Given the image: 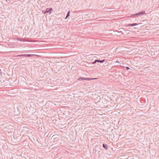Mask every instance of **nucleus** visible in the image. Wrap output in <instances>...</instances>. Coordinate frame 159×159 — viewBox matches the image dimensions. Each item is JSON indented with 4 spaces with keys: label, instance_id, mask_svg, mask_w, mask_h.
Returning <instances> with one entry per match:
<instances>
[{
    "label": "nucleus",
    "instance_id": "nucleus-1",
    "mask_svg": "<svg viewBox=\"0 0 159 159\" xmlns=\"http://www.w3.org/2000/svg\"><path fill=\"white\" fill-rule=\"evenodd\" d=\"M53 9L52 8H47L46 10H43L42 12L43 14H46V13H48L49 14H50L52 11Z\"/></svg>",
    "mask_w": 159,
    "mask_h": 159
},
{
    "label": "nucleus",
    "instance_id": "nucleus-2",
    "mask_svg": "<svg viewBox=\"0 0 159 159\" xmlns=\"http://www.w3.org/2000/svg\"><path fill=\"white\" fill-rule=\"evenodd\" d=\"M97 78H85L84 77H80L78 80H92L96 79Z\"/></svg>",
    "mask_w": 159,
    "mask_h": 159
},
{
    "label": "nucleus",
    "instance_id": "nucleus-3",
    "mask_svg": "<svg viewBox=\"0 0 159 159\" xmlns=\"http://www.w3.org/2000/svg\"><path fill=\"white\" fill-rule=\"evenodd\" d=\"M145 14V11H142L139 12L138 13H136L135 14H132L131 15V16H140Z\"/></svg>",
    "mask_w": 159,
    "mask_h": 159
},
{
    "label": "nucleus",
    "instance_id": "nucleus-4",
    "mask_svg": "<svg viewBox=\"0 0 159 159\" xmlns=\"http://www.w3.org/2000/svg\"><path fill=\"white\" fill-rule=\"evenodd\" d=\"M36 55L35 54H21L20 55L18 56L19 57H32L33 56H34Z\"/></svg>",
    "mask_w": 159,
    "mask_h": 159
},
{
    "label": "nucleus",
    "instance_id": "nucleus-5",
    "mask_svg": "<svg viewBox=\"0 0 159 159\" xmlns=\"http://www.w3.org/2000/svg\"><path fill=\"white\" fill-rule=\"evenodd\" d=\"M105 60L103 59L102 60H100L99 59H96L94 61L92 62V64H94L96 62H100V63H103L105 61Z\"/></svg>",
    "mask_w": 159,
    "mask_h": 159
},
{
    "label": "nucleus",
    "instance_id": "nucleus-6",
    "mask_svg": "<svg viewBox=\"0 0 159 159\" xmlns=\"http://www.w3.org/2000/svg\"><path fill=\"white\" fill-rule=\"evenodd\" d=\"M17 40L21 41L29 42V40L28 39H25L21 38H19L17 39Z\"/></svg>",
    "mask_w": 159,
    "mask_h": 159
},
{
    "label": "nucleus",
    "instance_id": "nucleus-7",
    "mask_svg": "<svg viewBox=\"0 0 159 159\" xmlns=\"http://www.w3.org/2000/svg\"><path fill=\"white\" fill-rule=\"evenodd\" d=\"M138 25V24L137 23L129 24H128L127 25H126V27H128V26H135V25Z\"/></svg>",
    "mask_w": 159,
    "mask_h": 159
},
{
    "label": "nucleus",
    "instance_id": "nucleus-8",
    "mask_svg": "<svg viewBox=\"0 0 159 159\" xmlns=\"http://www.w3.org/2000/svg\"><path fill=\"white\" fill-rule=\"evenodd\" d=\"M14 138L15 139H17V141H19L20 140L21 136L20 135L17 136L16 135L14 136Z\"/></svg>",
    "mask_w": 159,
    "mask_h": 159
},
{
    "label": "nucleus",
    "instance_id": "nucleus-9",
    "mask_svg": "<svg viewBox=\"0 0 159 159\" xmlns=\"http://www.w3.org/2000/svg\"><path fill=\"white\" fill-rule=\"evenodd\" d=\"M58 135H53L52 137V138L53 139H58Z\"/></svg>",
    "mask_w": 159,
    "mask_h": 159
},
{
    "label": "nucleus",
    "instance_id": "nucleus-10",
    "mask_svg": "<svg viewBox=\"0 0 159 159\" xmlns=\"http://www.w3.org/2000/svg\"><path fill=\"white\" fill-rule=\"evenodd\" d=\"M103 147L106 150H107L108 149V148L107 144L103 143L102 144Z\"/></svg>",
    "mask_w": 159,
    "mask_h": 159
},
{
    "label": "nucleus",
    "instance_id": "nucleus-11",
    "mask_svg": "<svg viewBox=\"0 0 159 159\" xmlns=\"http://www.w3.org/2000/svg\"><path fill=\"white\" fill-rule=\"evenodd\" d=\"M70 11H69L67 14L66 17H65V19H66L68 18V17L70 16Z\"/></svg>",
    "mask_w": 159,
    "mask_h": 159
},
{
    "label": "nucleus",
    "instance_id": "nucleus-12",
    "mask_svg": "<svg viewBox=\"0 0 159 159\" xmlns=\"http://www.w3.org/2000/svg\"><path fill=\"white\" fill-rule=\"evenodd\" d=\"M125 68H126V70H129V69H130V68L129 67H126Z\"/></svg>",
    "mask_w": 159,
    "mask_h": 159
},
{
    "label": "nucleus",
    "instance_id": "nucleus-13",
    "mask_svg": "<svg viewBox=\"0 0 159 159\" xmlns=\"http://www.w3.org/2000/svg\"><path fill=\"white\" fill-rule=\"evenodd\" d=\"M1 72H2V70L1 69H0V72L2 73Z\"/></svg>",
    "mask_w": 159,
    "mask_h": 159
},
{
    "label": "nucleus",
    "instance_id": "nucleus-14",
    "mask_svg": "<svg viewBox=\"0 0 159 159\" xmlns=\"http://www.w3.org/2000/svg\"><path fill=\"white\" fill-rule=\"evenodd\" d=\"M116 62L119 63V62H118V61H116Z\"/></svg>",
    "mask_w": 159,
    "mask_h": 159
}]
</instances>
